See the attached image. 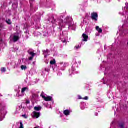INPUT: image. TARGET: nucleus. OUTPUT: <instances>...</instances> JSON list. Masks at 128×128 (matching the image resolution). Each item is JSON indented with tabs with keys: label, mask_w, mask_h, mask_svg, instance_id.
<instances>
[{
	"label": "nucleus",
	"mask_w": 128,
	"mask_h": 128,
	"mask_svg": "<svg viewBox=\"0 0 128 128\" xmlns=\"http://www.w3.org/2000/svg\"><path fill=\"white\" fill-rule=\"evenodd\" d=\"M73 65L72 66V68L71 69L70 72L72 74L70 76H72V74H79L80 72H76V68H78V62H76V60H74L72 62Z\"/></svg>",
	"instance_id": "nucleus-1"
},
{
	"label": "nucleus",
	"mask_w": 128,
	"mask_h": 128,
	"mask_svg": "<svg viewBox=\"0 0 128 128\" xmlns=\"http://www.w3.org/2000/svg\"><path fill=\"white\" fill-rule=\"evenodd\" d=\"M66 24H68V28L70 30H74V27L76 26V24H74V22H72V18L70 17H67L66 18Z\"/></svg>",
	"instance_id": "nucleus-2"
},
{
	"label": "nucleus",
	"mask_w": 128,
	"mask_h": 128,
	"mask_svg": "<svg viewBox=\"0 0 128 128\" xmlns=\"http://www.w3.org/2000/svg\"><path fill=\"white\" fill-rule=\"evenodd\" d=\"M60 38L63 44L66 42H68V32H63L62 34H61Z\"/></svg>",
	"instance_id": "nucleus-3"
},
{
	"label": "nucleus",
	"mask_w": 128,
	"mask_h": 128,
	"mask_svg": "<svg viewBox=\"0 0 128 128\" xmlns=\"http://www.w3.org/2000/svg\"><path fill=\"white\" fill-rule=\"evenodd\" d=\"M46 94H44V92H42L41 94V96L44 98V100H45L46 102H51V100H52V97H51L50 96H46Z\"/></svg>",
	"instance_id": "nucleus-4"
},
{
	"label": "nucleus",
	"mask_w": 128,
	"mask_h": 128,
	"mask_svg": "<svg viewBox=\"0 0 128 128\" xmlns=\"http://www.w3.org/2000/svg\"><path fill=\"white\" fill-rule=\"evenodd\" d=\"M98 13L94 12L92 14L91 18L95 22H98Z\"/></svg>",
	"instance_id": "nucleus-5"
},
{
	"label": "nucleus",
	"mask_w": 128,
	"mask_h": 128,
	"mask_svg": "<svg viewBox=\"0 0 128 128\" xmlns=\"http://www.w3.org/2000/svg\"><path fill=\"white\" fill-rule=\"evenodd\" d=\"M40 115V114L36 112H34L32 114V116L34 118H38Z\"/></svg>",
	"instance_id": "nucleus-6"
},
{
	"label": "nucleus",
	"mask_w": 128,
	"mask_h": 128,
	"mask_svg": "<svg viewBox=\"0 0 128 128\" xmlns=\"http://www.w3.org/2000/svg\"><path fill=\"white\" fill-rule=\"evenodd\" d=\"M26 90H28V88H22V95L18 96V97L20 98V96H24V92Z\"/></svg>",
	"instance_id": "nucleus-7"
},
{
	"label": "nucleus",
	"mask_w": 128,
	"mask_h": 128,
	"mask_svg": "<svg viewBox=\"0 0 128 128\" xmlns=\"http://www.w3.org/2000/svg\"><path fill=\"white\" fill-rule=\"evenodd\" d=\"M29 54H30V56H32L31 57L29 58V60H34V56H36V54H34V52H32L30 51L28 52Z\"/></svg>",
	"instance_id": "nucleus-8"
},
{
	"label": "nucleus",
	"mask_w": 128,
	"mask_h": 128,
	"mask_svg": "<svg viewBox=\"0 0 128 128\" xmlns=\"http://www.w3.org/2000/svg\"><path fill=\"white\" fill-rule=\"evenodd\" d=\"M72 112V111L70 110H66L64 112V114L66 116H70V112Z\"/></svg>",
	"instance_id": "nucleus-9"
},
{
	"label": "nucleus",
	"mask_w": 128,
	"mask_h": 128,
	"mask_svg": "<svg viewBox=\"0 0 128 128\" xmlns=\"http://www.w3.org/2000/svg\"><path fill=\"white\" fill-rule=\"evenodd\" d=\"M18 40H20L18 35H16V34H14L13 36V42H18Z\"/></svg>",
	"instance_id": "nucleus-10"
},
{
	"label": "nucleus",
	"mask_w": 128,
	"mask_h": 128,
	"mask_svg": "<svg viewBox=\"0 0 128 128\" xmlns=\"http://www.w3.org/2000/svg\"><path fill=\"white\" fill-rule=\"evenodd\" d=\"M82 36L83 38L82 42H88V35L84 34Z\"/></svg>",
	"instance_id": "nucleus-11"
},
{
	"label": "nucleus",
	"mask_w": 128,
	"mask_h": 128,
	"mask_svg": "<svg viewBox=\"0 0 128 128\" xmlns=\"http://www.w3.org/2000/svg\"><path fill=\"white\" fill-rule=\"evenodd\" d=\"M31 98L32 100H36V99L38 98V95L36 94H32Z\"/></svg>",
	"instance_id": "nucleus-12"
},
{
	"label": "nucleus",
	"mask_w": 128,
	"mask_h": 128,
	"mask_svg": "<svg viewBox=\"0 0 128 128\" xmlns=\"http://www.w3.org/2000/svg\"><path fill=\"white\" fill-rule=\"evenodd\" d=\"M96 30L98 32V34H102V30L98 26H96Z\"/></svg>",
	"instance_id": "nucleus-13"
},
{
	"label": "nucleus",
	"mask_w": 128,
	"mask_h": 128,
	"mask_svg": "<svg viewBox=\"0 0 128 128\" xmlns=\"http://www.w3.org/2000/svg\"><path fill=\"white\" fill-rule=\"evenodd\" d=\"M42 106H38L34 107V110L36 112H40V110H42Z\"/></svg>",
	"instance_id": "nucleus-14"
},
{
	"label": "nucleus",
	"mask_w": 128,
	"mask_h": 128,
	"mask_svg": "<svg viewBox=\"0 0 128 128\" xmlns=\"http://www.w3.org/2000/svg\"><path fill=\"white\" fill-rule=\"evenodd\" d=\"M86 104L84 102L81 103V109L84 110L86 108Z\"/></svg>",
	"instance_id": "nucleus-15"
},
{
	"label": "nucleus",
	"mask_w": 128,
	"mask_h": 128,
	"mask_svg": "<svg viewBox=\"0 0 128 128\" xmlns=\"http://www.w3.org/2000/svg\"><path fill=\"white\" fill-rule=\"evenodd\" d=\"M48 54H50V50H46L44 51V54L45 58H46L47 56H48Z\"/></svg>",
	"instance_id": "nucleus-16"
},
{
	"label": "nucleus",
	"mask_w": 128,
	"mask_h": 128,
	"mask_svg": "<svg viewBox=\"0 0 128 128\" xmlns=\"http://www.w3.org/2000/svg\"><path fill=\"white\" fill-rule=\"evenodd\" d=\"M58 22L59 26H61V28H62V26H64V20H60Z\"/></svg>",
	"instance_id": "nucleus-17"
},
{
	"label": "nucleus",
	"mask_w": 128,
	"mask_h": 128,
	"mask_svg": "<svg viewBox=\"0 0 128 128\" xmlns=\"http://www.w3.org/2000/svg\"><path fill=\"white\" fill-rule=\"evenodd\" d=\"M16 4H13L12 8H14V10H16V8H18V2L16 0L15 2Z\"/></svg>",
	"instance_id": "nucleus-18"
},
{
	"label": "nucleus",
	"mask_w": 128,
	"mask_h": 128,
	"mask_svg": "<svg viewBox=\"0 0 128 128\" xmlns=\"http://www.w3.org/2000/svg\"><path fill=\"white\" fill-rule=\"evenodd\" d=\"M26 68H28V67L26 66L22 65L21 66V70H26Z\"/></svg>",
	"instance_id": "nucleus-19"
},
{
	"label": "nucleus",
	"mask_w": 128,
	"mask_h": 128,
	"mask_svg": "<svg viewBox=\"0 0 128 128\" xmlns=\"http://www.w3.org/2000/svg\"><path fill=\"white\" fill-rule=\"evenodd\" d=\"M118 128H124V123H121V124H119Z\"/></svg>",
	"instance_id": "nucleus-20"
},
{
	"label": "nucleus",
	"mask_w": 128,
	"mask_h": 128,
	"mask_svg": "<svg viewBox=\"0 0 128 128\" xmlns=\"http://www.w3.org/2000/svg\"><path fill=\"white\" fill-rule=\"evenodd\" d=\"M6 22L8 24H12V21H10V19L6 20Z\"/></svg>",
	"instance_id": "nucleus-21"
},
{
	"label": "nucleus",
	"mask_w": 128,
	"mask_h": 128,
	"mask_svg": "<svg viewBox=\"0 0 128 128\" xmlns=\"http://www.w3.org/2000/svg\"><path fill=\"white\" fill-rule=\"evenodd\" d=\"M50 64H52V66H54H54H56V60H54L50 61Z\"/></svg>",
	"instance_id": "nucleus-22"
},
{
	"label": "nucleus",
	"mask_w": 128,
	"mask_h": 128,
	"mask_svg": "<svg viewBox=\"0 0 128 128\" xmlns=\"http://www.w3.org/2000/svg\"><path fill=\"white\" fill-rule=\"evenodd\" d=\"M2 72H6V68H4L1 69Z\"/></svg>",
	"instance_id": "nucleus-23"
},
{
	"label": "nucleus",
	"mask_w": 128,
	"mask_h": 128,
	"mask_svg": "<svg viewBox=\"0 0 128 128\" xmlns=\"http://www.w3.org/2000/svg\"><path fill=\"white\" fill-rule=\"evenodd\" d=\"M19 128H24V124L22 122H20V126H19Z\"/></svg>",
	"instance_id": "nucleus-24"
},
{
	"label": "nucleus",
	"mask_w": 128,
	"mask_h": 128,
	"mask_svg": "<svg viewBox=\"0 0 128 128\" xmlns=\"http://www.w3.org/2000/svg\"><path fill=\"white\" fill-rule=\"evenodd\" d=\"M2 30H4V24H0V32Z\"/></svg>",
	"instance_id": "nucleus-25"
},
{
	"label": "nucleus",
	"mask_w": 128,
	"mask_h": 128,
	"mask_svg": "<svg viewBox=\"0 0 128 128\" xmlns=\"http://www.w3.org/2000/svg\"><path fill=\"white\" fill-rule=\"evenodd\" d=\"M81 46L78 45L75 47L76 50H80V48Z\"/></svg>",
	"instance_id": "nucleus-26"
},
{
	"label": "nucleus",
	"mask_w": 128,
	"mask_h": 128,
	"mask_svg": "<svg viewBox=\"0 0 128 128\" xmlns=\"http://www.w3.org/2000/svg\"><path fill=\"white\" fill-rule=\"evenodd\" d=\"M22 118H28V116L26 114L22 115Z\"/></svg>",
	"instance_id": "nucleus-27"
},
{
	"label": "nucleus",
	"mask_w": 128,
	"mask_h": 128,
	"mask_svg": "<svg viewBox=\"0 0 128 128\" xmlns=\"http://www.w3.org/2000/svg\"><path fill=\"white\" fill-rule=\"evenodd\" d=\"M83 100H88V97L86 96L84 98H83Z\"/></svg>",
	"instance_id": "nucleus-28"
},
{
	"label": "nucleus",
	"mask_w": 128,
	"mask_h": 128,
	"mask_svg": "<svg viewBox=\"0 0 128 128\" xmlns=\"http://www.w3.org/2000/svg\"><path fill=\"white\" fill-rule=\"evenodd\" d=\"M2 44V40L0 37V44Z\"/></svg>",
	"instance_id": "nucleus-29"
},
{
	"label": "nucleus",
	"mask_w": 128,
	"mask_h": 128,
	"mask_svg": "<svg viewBox=\"0 0 128 128\" xmlns=\"http://www.w3.org/2000/svg\"><path fill=\"white\" fill-rule=\"evenodd\" d=\"M30 4H32V2H34V0H30Z\"/></svg>",
	"instance_id": "nucleus-30"
},
{
	"label": "nucleus",
	"mask_w": 128,
	"mask_h": 128,
	"mask_svg": "<svg viewBox=\"0 0 128 128\" xmlns=\"http://www.w3.org/2000/svg\"><path fill=\"white\" fill-rule=\"evenodd\" d=\"M96 36H100V34L96 33Z\"/></svg>",
	"instance_id": "nucleus-31"
},
{
	"label": "nucleus",
	"mask_w": 128,
	"mask_h": 128,
	"mask_svg": "<svg viewBox=\"0 0 128 128\" xmlns=\"http://www.w3.org/2000/svg\"><path fill=\"white\" fill-rule=\"evenodd\" d=\"M46 72H50V69L46 68Z\"/></svg>",
	"instance_id": "nucleus-32"
},
{
	"label": "nucleus",
	"mask_w": 128,
	"mask_h": 128,
	"mask_svg": "<svg viewBox=\"0 0 128 128\" xmlns=\"http://www.w3.org/2000/svg\"><path fill=\"white\" fill-rule=\"evenodd\" d=\"M30 101H28V100H27L26 102V104H30Z\"/></svg>",
	"instance_id": "nucleus-33"
},
{
	"label": "nucleus",
	"mask_w": 128,
	"mask_h": 128,
	"mask_svg": "<svg viewBox=\"0 0 128 128\" xmlns=\"http://www.w3.org/2000/svg\"><path fill=\"white\" fill-rule=\"evenodd\" d=\"M18 64H16L14 68H18Z\"/></svg>",
	"instance_id": "nucleus-34"
},
{
	"label": "nucleus",
	"mask_w": 128,
	"mask_h": 128,
	"mask_svg": "<svg viewBox=\"0 0 128 128\" xmlns=\"http://www.w3.org/2000/svg\"><path fill=\"white\" fill-rule=\"evenodd\" d=\"M58 76H62V73L59 72V73H58Z\"/></svg>",
	"instance_id": "nucleus-35"
},
{
	"label": "nucleus",
	"mask_w": 128,
	"mask_h": 128,
	"mask_svg": "<svg viewBox=\"0 0 128 128\" xmlns=\"http://www.w3.org/2000/svg\"><path fill=\"white\" fill-rule=\"evenodd\" d=\"M78 98H79V100H82V96H78Z\"/></svg>",
	"instance_id": "nucleus-36"
},
{
	"label": "nucleus",
	"mask_w": 128,
	"mask_h": 128,
	"mask_svg": "<svg viewBox=\"0 0 128 128\" xmlns=\"http://www.w3.org/2000/svg\"><path fill=\"white\" fill-rule=\"evenodd\" d=\"M96 116H98V113H96Z\"/></svg>",
	"instance_id": "nucleus-37"
},
{
	"label": "nucleus",
	"mask_w": 128,
	"mask_h": 128,
	"mask_svg": "<svg viewBox=\"0 0 128 128\" xmlns=\"http://www.w3.org/2000/svg\"><path fill=\"white\" fill-rule=\"evenodd\" d=\"M2 120H3L2 118H0V122H2Z\"/></svg>",
	"instance_id": "nucleus-38"
},
{
	"label": "nucleus",
	"mask_w": 128,
	"mask_h": 128,
	"mask_svg": "<svg viewBox=\"0 0 128 128\" xmlns=\"http://www.w3.org/2000/svg\"><path fill=\"white\" fill-rule=\"evenodd\" d=\"M86 22V20H84V21H83V24H84V23Z\"/></svg>",
	"instance_id": "nucleus-39"
},
{
	"label": "nucleus",
	"mask_w": 128,
	"mask_h": 128,
	"mask_svg": "<svg viewBox=\"0 0 128 128\" xmlns=\"http://www.w3.org/2000/svg\"><path fill=\"white\" fill-rule=\"evenodd\" d=\"M12 2H9V4H12Z\"/></svg>",
	"instance_id": "nucleus-40"
},
{
	"label": "nucleus",
	"mask_w": 128,
	"mask_h": 128,
	"mask_svg": "<svg viewBox=\"0 0 128 128\" xmlns=\"http://www.w3.org/2000/svg\"><path fill=\"white\" fill-rule=\"evenodd\" d=\"M44 106H46V104H44Z\"/></svg>",
	"instance_id": "nucleus-41"
},
{
	"label": "nucleus",
	"mask_w": 128,
	"mask_h": 128,
	"mask_svg": "<svg viewBox=\"0 0 128 128\" xmlns=\"http://www.w3.org/2000/svg\"><path fill=\"white\" fill-rule=\"evenodd\" d=\"M126 9L127 8L126 7L124 8V10H126Z\"/></svg>",
	"instance_id": "nucleus-42"
},
{
	"label": "nucleus",
	"mask_w": 128,
	"mask_h": 128,
	"mask_svg": "<svg viewBox=\"0 0 128 128\" xmlns=\"http://www.w3.org/2000/svg\"><path fill=\"white\" fill-rule=\"evenodd\" d=\"M62 70H64V69H62Z\"/></svg>",
	"instance_id": "nucleus-43"
},
{
	"label": "nucleus",
	"mask_w": 128,
	"mask_h": 128,
	"mask_svg": "<svg viewBox=\"0 0 128 128\" xmlns=\"http://www.w3.org/2000/svg\"><path fill=\"white\" fill-rule=\"evenodd\" d=\"M54 22H56V20H54Z\"/></svg>",
	"instance_id": "nucleus-44"
},
{
	"label": "nucleus",
	"mask_w": 128,
	"mask_h": 128,
	"mask_svg": "<svg viewBox=\"0 0 128 128\" xmlns=\"http://www.w3.org/2000/svg\"><path fill=\"white\" fill-rule=\"evenodd\" d=\"M61 66H62V64H61Z\"/></svg>",
	"instance_id": "nucleus-45"
},
{
	"label": "nucleus",
	"mask_w": 128,
	"mask_h": 128,
	"mask_svg": "<svg viewBox=\"0 0 128 128\" xmlns=\"http://www.w3.org/2000/svg\"><path fill=\"white\" fill-rule=\"evenodd\" d=\"M4 6H6V5H4Z\"/></svg>",
	"instance_id": "nucleus-46"
}]
</instances>
